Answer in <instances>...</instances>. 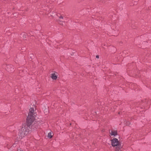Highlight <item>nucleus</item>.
Instances as JSON below:
<instances>
[{
    "label": "nucleus",
    "mask_w": 151,
    "mask_h": 151,
    "mask_svg": "<svg viewBox=\"0 0 151 151\" xmlns=\"http://www.w3.org/2000/svg\"><path fill=\"white\" fill-rule=\"evenodd\" d=\"M34 110L33 108H31L30 109L27 118V125H23L22 127L18 129L16 135V139L17 140L20 139L28 134L29 131L28 129V126H29L32 124L35 119V113H34Z\"/></svg>",
    "instance_id": "obj_1"
},
{
    "label": "nucleus",
    "mask_w": 151,
    "mask_h": 151,
    "mask_svg": "<svg viewBox=\"0 0 151 151\" xmlns=\"http://www.w3.org/2000/svg\"><path fill=\"white\" fill-rule=\"evenodd\" d=\"M111 145L113 147L116 146L117 147H119L120 148H122V146L120 145V142L117 139L115 138L111 140Z\"/></svg>",
    "instance_id": "obj_2"
},
{
    "label": "nucleus",
    "mask_w": 151,
    "mask_h": 151,
    "mask_svg": "<svg viewBox=\"0 0 151 151\" xmlns=\"http://www.w3.org/2000/svg\"><path fill=\"white\" fill-rule=\"evenodd\" d=\"M5 69L8 72H11L14 71V68L12 65H7Z\"/></svg>",
    "instance_id": "obj_3"
},
{
    "label": "nucleus",
    "mask_w": 151,
    "mask_h": 151,
    "mask_svg": "<svg viewBox=\"0 0 151 151\" xmlns=\"http://www.w3.org/2000/svg\"><path fill=\"white\" fill-rule=\"evenodd\" d=\"M51 77L53 80H56L58 78L57 73H55L51 74Z\"/></svg>",
    "instance_id": "obj_4"
},
{
    "label": "nucleus",
    "mask_w": 151,
    "mask_h": 151,
    "mask_svg": "<svg viewBox=\"0 0 151 151\" xmlns=\"http://www.w3.org/2000/svg\"><path fill=\"white\" fill-rule=\"evenodd\" d=\"M110 134L111 135L115 136L117 135V132L116 131H111L110 133Z\"/></svg>",
    "instance_id": "obj_5"
},
{
    "label": "nucleus",
    "mask_w": 151,
    "mask_h": 151,
    "mask_svg": "<svg viewBox=\"0 0 151 151\" xmlns=\"http://www.w3.org/2000/svg\"><path fill=\"white\" fill-rule=\"evenodd\" d=\"M52 137V134L51 132H50L48 134V137L50 138H51Z\"/></svg>",
    "instance_id": "obj_6"
},
{
    "label": "nucleus",
    "mask_w": 151,
    "mask_h": 151,
    "mask_svg": "<svg viewBox=\"0 0 151 151\" xmlns=\"http://www.w3.org/2000/svg\"><path fill=\"white\" fill-rule=\"evenodd\" d=\"M122 148H120L119 147H116V151H121V149Z\"/></svg>",
    "instance_id": "obj_7"
},
{
    "label": "nucleus",
    "mask_w": 151,
    "mask_h": 151,
    "mask_svg": "<svg viewBox=\"0 0 151 151\" xmlns=\"http://www.w3.org/2000/svg\"><path fill=\"white\" fill-rule=\"evenodd\" d=\"M59 18L60 19H63V17L61 16H60Z\"/></svg>",
    "instance_id": "obj_8"
},
{
    "label": "nucleus",
    "mask_w": 151,
    "mask_h": 151,
    "mask_svg": "<svg viewBox=\"0 0 151 151\" xmlns=\"http://www.w3.org/2000/svg\"><path fill=\"white\" fill-rule=\"evenodd\" d=\"M96 58H99V56H98V55H97V56H96Z\"/></svg>",
    "instance_id": "obj_9"
},
{
    "label": "nucleus",
    "mask_w": 151,
    "mask_h": 151,
    "mask_svg": "<svg viewBox=\"0 0 151 151\" xmlns=\"http://www.w3.org/2000/svg\"><path fill=\"white\" fill-rule=\"evenodd\" d=\"M23 35H25V37H26V35H25V34H23Z\"/></svg>",
    "instance_id": "obj_10"
},
{
    "label": "nucleus",
    "mask_w": 151,
    "mask_h": 151,
    "mask_svg": "<svg viewBox=\"0 0 151 151\" xmlns=\"http://www.w3.org/2000/svg\"><path fill=\"white\" fill-rule=\"evenodd\" d=\"M122 4V3H121H121H119V4Z\"/></svg>",
    "instance_id": "obj_11"
},
{
    "label": "nucleus",
    "mask_w": 151,
    "mask_h": 151,
    "mask_svg": "<svg viewBox=\"0 0 151 151\" xmlns=\"http://www.w3.org/2000/svg\"><path fill=\"white\" fill-rule=\"evenodd\" d=\"M13 146H14V147L15 146V144H14V145H13Z\"/></svg>",
    "instance_id": "obj_12"
}]
</instances>
